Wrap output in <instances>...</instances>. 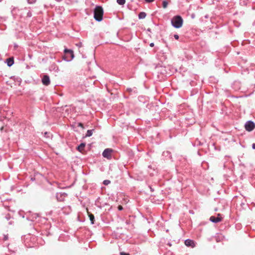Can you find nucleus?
<instances>
[{
	"instance_id": "30",
	"label": "nucleus",
	"mask_w": 255,
	"mask_h": 255,
	"mask_svg": "<svg viewBox=\"0 0 255 255\" xmlns=\"http://www.w3.org/2000/svg\"><path fill=\"white\" fill-rule=\"evenodd\" d=\"M1 1V0H0V1Z\"/></svg>"
},
{
	"instance_id": "7",
	"label": "nucleus",
	"mask_w": 255,
	"mask_h": 255,
	"mask_svg": "<svg viewBox=\"0 0 255 255\" xmlns=\"http://www.w3.org/2000/svg\"><path fill=\"white\" fill-rule=\"evenodd\" d=\"M42 82L44 85L48 86L50 84L49 77L47 75H44L42 79Z\"/></svg>"
},
{
	"instance_id": "11",
	"label": "nucleus",
	"mask_w": 255,
	"mask_h": 255,
	"mask_svg": "<svg viewBox=\"0 0 255 255\" xmlns=\"http://www.w3.org/2000/svg\"><path fill=\"white\" fill-rule=\"evenodd\" d=\"M6 63H7V66H8L9 67L12 66L14 63L13 58L12 57H11V58H9L8 59H7Z\"/></svg>"
},
{
	"instance_id": "17",
	"label": "nucleus",
	"mask_w": 255,
	"mask_h": 255,
	"mask_svg": "<svg viewBox=\"0 0 255 255\" xmlns=\"http://www.w3.org/2000/svg\"><path fill=\"white\" fill-rule=\"evenodd\" d=\"M167 5H168L167 1L164 0L162 2V6L163 8H166L167 6Z\"/></svg>"
},
{
	"instance_id": "22",
	"label": "nucleus",
	"mask_w": 255,
	"mask_h": 255,
	"mask_svg": "<svg viewBox=\"0 0 255 255\" xmlns=\"http://www.w3.org/2000/svg\"><path fill=\"white\" fill-rule=\"evenodd\" d=\"M174 37L176 40H178L179 39V36L177 34H174Z\"/></svg>"
},
{
	"instance_id": "16",
	"label": "nucleus",
	"mask_w": 255,
	"mask_h": 255,
	"mask_svg": "<svg viewBox=\"0 0 255 255\" xmlns=\"http://www.w3.org/2000/svg\"><path fill=\"white\" fill-rule=\"evenodd\" d=\"M53 67V69L55 71H57V72L59 70L58 67L57 65H56L55 64H53V65H51V68H52Z\"/></svg>"
},
{
	"instance_id": "28",
	"label": "nucleus",
	"mask_w": 255,
	"mask_h": 255,
	"mask_svg": "<svg viewBox=\"0 0 255 255\" xmlns=\"http://www.w3.org/2000/svg\"><path fill=\"white\" fill-rule=\"evenodd\" d=\"M68 209H69V210H71V209H70V207H68Z\"/></svg>"
},
{
	"instance_id": "20",
	"label": "nucleus",
	"mask_w": 255,
	"mask_h": 255,
	"mask_svg": "<svg viewBox=\"0 0 255 255\" xmlns=\"http://www.w3.org/2000/svg\"><path fill=\"white\" fill-rule=\"evenodd\" d=\"M31 16H32L31 12L29 11L27 13L26 16L28 17H31Z\"/></svg>"
},
{
	"instance_id": "25",
	"label": "nucleus",
	"mask_w": 255,
	"mask_h": 255,
	"mask_svg": "<svg viewBox=\"0 0 255 255\" xmlns=\"http://www.w3.org/2000/svg\"><path fill=\"white\" fill-rule=\"evenodd\" d=\"M252 148L254 149H255V143H253L252 144Z\"/></svg>"
},
{
	"instance_id": "29",
	"label": "nucleus",
	"mask_w": 255,
	"mask_h": 255,
	"mask_svg": "<svg viewBox=\"0 0 255 255\" xmlns=\"http://www.w3.org/2000/svg\"><path fill=\"white\" fill-rule=\"evenodd\" d=\"M192 17L194 18V15H192Z\"/></svg>"
},
{
	"instance_id": "1",
	"label": "nucleus",
	"mask_w": 255,
	"mask_h": 255,
	"mask_svg": "<svg viewBox=\"0 0 255 255\" xmlns=\"http://www.w3.org/2000/svg\"><path fill=\"white\" fill-rule=\"evenodd\" d=\"M183 19L181 16L179 15H176L171 19L172 25L176 28L181 27L183 25Z\"/></svg>"
},
{
	"instance_id": "5",
	"label": "nucleus",
	"mask_w": 255,
	"mask_h": 255,
	"mask_svg": "<svg viewBox=\"0 0 255 255\" xmlns=\"http://www.w3.org/2000/svg\"><path fill=\"white\" fill-rule=\"evenodd\" d=\"M112 151L113 150L112 149L106 148L104 150L102 155L105 158H107L108 159H111L112 157L111 153Z\"/></svg>"
},
{
	"instance_id": "12",
	"label": "nucleus",
	"mask_w": 255,
	"mask_h": 255,
	"mask_svg": "<svg viewBox=\"0 0 255 255\" xmlns=\"http://www.w3.org/2000/svg\"><path fill=\"white\" fill-rule=\"evenodd\" d=\"M88 216L90 218L91 224H94V222H95V217H94V215H93L92 214H91L89 212H88Z\"/></svg>"
},
{
	"instance_id": "19",
	"label": "nucleus",
	"mask_w": 255,
	"mask_h": 255,
	"mask_svg": "<svg viewBox=\"0 0 255 255\" xmlns=\"http://www.w3.org/2000/svg\"><path fill=\"white\" fill-rule=\"evenodd\" d=\"M27 1L29 4H33L36 2V0H27Z\"/></svg>"
},
{
	"instance_id": "4",
	"label": "nucleus",
	"mask_w": 255,
	"mask_h": 255,
	"mask_svg": "<svg viewBox=\"0 0 255 255\" xmlns=\"http://www.w3.org/2000/svg\"><path fill=\"white\" fill-rule=\"evenodd\" d=\"M245 128L247 131H251L255 128V124L252 121H248L245 124Z\"/></svg>"
},
{
	"instance_id": "15",
	"label": "nucleus",
	"mask_w": 255,
	"mask_h": 255,
	"mask_svg": "<svg viewBox=\"0 0 255 255\" xmlns=\"http://www.w3.org/2000/svg\"><path fill=\"white\" fill-rule=\"evenodd\" d=\"M93 134V130H88L86 133V136H91Z\"/></svg>"
},
{
	"instance_id": "18",
	"label": "nucleus",
	"mask_w": 255,
	"mask_h": 255,
	"mask_svg": "<svg viewBox=\"0 0 255 255\" xmlns=\"http://www.w3.org/2000/svg\"><path fill=\"white\" fill-rule=\"evenodd\" d=\"M111 183V181L109 180H105L103 181V184L104 185H107Z\"/></svg>"
},
{
	"instance_id": "9",
	"label": "nucleus",
	"mask_w": 255,
	"mask_h": 255,
	"mask_svg": "<svg viewBox=\"0 0 255 255\" xmlns=\"http://www.w3.org/2000/svg\"><path fill=\"white\" fill-rule=\"evenodd\" d=\"M184 243L187 247L194 248L195 246L194 242L192 240L187 239L185 241Z\"/></svg>"
},
{
	"instance_id": "2",
	"label": "nucleus",
	"mask_w": 255,
	"mask_h": 255,
	"mask_svg": "<svg viewBox=\"0 0 255 255\" xmlns=\"http://www.w3.org/2000/svg\"><path fill=\"white\" fill-rule=\"evenodd\" d=\"M103 8L100 6H97L94 10L95 19L98 21H101L103 19Z\"/></svg>"
},
{
	"instance_id": "27",
	"label": "nucleus",
	"mask_w": 255,
	"mask_h": 255,
	"mask_svg": "<svg viewBox=\"0 0 255 255\" xmlns=\"http://www.w3.org/2000/svg\"><path fill=\"white\" fill-rule=\"evenodd\" d=\"M79 126L82 127H83V124L82 123H79Z\"/></svg>"
},
{
	"instance_id": "14",
	"label": "nucleus",
	"mask_w": 255,
	"mask_h": 255,
	"mask_svg": "<svg viewBox=\"0 0 255 255\" xmlns=\"http://www.w3.org/2000/svg\"><path fill=\"white\" fill-rule=\"evenodd\" d=\"M117 2L120 5H124L126 2V0H117Z\"/></svg>"
},
{
	"instance_id": "21",
	"label": "nucleus",
	"mask_w": 255,
	"mask_h": 255,
	"mask_svg": "<svg viewBox=\"0 0 255 255\" xmlns=\"http://www.w3.org/2000/svg\"><path fill=\"white\" fill-rule=\"evenodd\" d=\"M120 255H130L128 253H126L125 252H120Z\"/></svg>"
},
{
	"instance_id": "3",
	"label": "nucleus",
	"mask_w": 255,
	"mask_h": 255,
	"mask_svg": "<svg viewBox=\"0 0 255 255\" xmlns=\"http://www.w3.org/2000/svg\"><path fill=\"white\" fill-rule=\"evenodd\" d=\"M65 55L63 57V59L66 61H70L74 57V54L71 50L65 49L64 50Z\"/></svg>"
},
{
	"instance_id": "10",
	"label": "nucleus",
	"mask_w": 255,
	"mask_h": 255,
	"mask_svg": "<svg viewBox=\"0 0 255 255\" xmlns=\"http://www.w3.org/2000/svg\"><path fill=\"white\" fill-rule=\"evenodd\" d=\"M86 144L85 143H81L77 147V150L80 152H82L84 150V148L85 147Z\"/></svg>"
},
{
	"instance_id": "24",
	"label": "nucleus",
	"mask_w": 255,
	"mask_h": 255,
	"mask_svg": "<svg viewBox=\"0 0 255 255\" xmlns=\"http://www.w3.org/2000/svg\"><path fill=\"white\" fill-rule=\"evenodd\" d=\"M123 207H122V206H119V207H118V209H119V210H123Z\"/></svg>"
},
{
	"instance_id": "23",
	"label": "nucleus",
	"mask_w": 255,
	"mask_h": 255,
	"mask_svg": "<svg viewBox=\"0 0 255 255\" xmlns=\"http://www.w3.org/2000/svg\"><path fill=\"white\" fill-rule=\"evenodd\" d=\"M145 1L147 2H152L154 1V0H145Z\"/></svg>"
},
{
	"instance_id": "8",
	"label": "nucleus",
	"mask_w": 255,
	"mask_h": 255,
	"mask_svg": "<svg viewBox=\"0 0 255 255\" xmlns=\"http://www.w3.org/2000/svg\"><path fill=\"white\" fill-rule=\"evenodd\" d=\"M210 220L213 223H218L222 220V218L220 217V215L218 214L217 217L211 216L210 218Z\"/></svg>"
},
{
	"instance_id": "26",
	"label": "nucleus",
	"mask_w": 255,
	"mask_h": 255,
	"mask_svg": "<svg viewBox=\"0 0 255 255\" xmlns=\"http://www.w3.org/2000/svg\"><path fill=\"white\" fill-rule=\"evenodd\" d=\"M154 43H151L149 45L150 47H153L154 46Z\"/></svg>"
},
{
	"instance_id": "13",
	"label": "nucleus",
	"mask_w": 255,
	"mask_h": 255,
	"mask_svg": "<svg viewBox=\"0 0 255 255\" xmlns=\"http://www.w3.org/2000/svg\"><path fill=\"white\" fill-rule=\"evenodd\" d=\"M146 14L145 12H140L139 14H138V17L139 19H143V18H144L146 16Z\"/></svg>"
},
{
	"instance_id": "6",
	"label": "nucleus",
	"mask_w": 255,
	"mask_h": 255,
	"mask_svg": "<svg viewBox=\"0 0 255 255\" xmlns=\"http://www.w3.org/2000/svg\"><path fill=\"white\" fill-rule=\"evenodd\" d=\"M67 194L65 193H58L56 194V197L58 201H64Z\"/></svg>"
}]
</instances>
